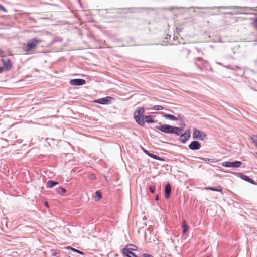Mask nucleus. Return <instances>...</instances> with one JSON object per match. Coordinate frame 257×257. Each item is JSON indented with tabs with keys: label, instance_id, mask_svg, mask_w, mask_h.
I'll list each match as a JSON object with an SVG mask.
<instances>
[{
	"label": "nucleus",
	"instance_id": "nucleus-20",
	"mask_svg": "<svg viewBox=\"0 0 257 257\" xmlns=\"http://www.w3.org/2000/svg\"><path fill=\"white\" fill-rule=\"evenodd\" d=\"M148 156L151 157V158L154 159H156V160H160V161H164L163 159H162L161 157H160L159 156H158L157 155H156L155 154H153L152 153L148 154Z\"/></svg>",
	"mask_w": 257,
	"mask_h": 257
},
{
	"label": "nucleus",
	"instance_id": "nucleus-26",
	"mask_svg": "<svg viewBox=\"0 0 257 257\" xmlns=\"http://www.w3.org/2000/svg\"><path fill=\"white\" fill-rule=\"evenodd\" d=\"M163 107L161 105H155L153 108V109L155 110H163Z\"/></svg>",
	"mask_w": 257,
	"mask_h": 257
},
{
	"label": "nucleus",
	"instance_id": "nucleus-33",
	"mask_svg": "<svg viewBox=\"0 0 257 257\" xmlns=\"http://www.w3.org/2000/svg\"><path fill=\"white\" fill-rule=\"evenodd\" d=\"M142 257H153L152 255L148 253H144Z\"/></svg>",
	"mask_w": 257,
	"mask_h": 257
},
{
	"label": "nucleus",
	"instance_id": "nucleus-41",
	"mask_svg": "<svg viewBox=\"0 0 257 257\" xmlns=\"http://www.w3.org/2000/svg\"><path fill=\"white\" fill-rule=\"evenodd\" d=\"M207 257H210V256H207Z\"/></svg>",
	"mask_w": 257,
	"mask_h": 257
},
{
	"label": "nucleus",
	"instance_id": "nucleus-29",
	"mask_svg": "<svg viewBox=\"0 0 257 257\" xmlns=\"http://www.w3.org/2000/svg\"><path fill=\"white\" fill-rule=\"evenodd\" d=\"M149 190L152 193H154L155 190V186L150 185L149 187Z\"/></svg>",
	"mask_w": 257,
	"mask_h": 257
},
{
	"label": "nucleus",
	"instance_id": "nucleus-18",
	"mask_svg": "<svg viewBox=\"0 0 257 257\" xmlns=\"http://www.w3.org/2000/svg\"><path fill=\"white\" fill-rule=\"evenodd\" d=\"M66 248L67 249H70L71 250H72V251H73L74 252H77V253H79L80 254H82V255L84 254V253L82 251H80L79 250H78L77 249L74 248H73V247H72L71 246H68Z\"/></svg>",
	"mask_w": 257,
	"mask_h": 257
},
{
	"label": "nucleus",
	"instance_id": "nucleus-38",
	"mask_svg": "<svg viewBox=\"0 0 257 257\" xmlns=\"http://www.w3.org/2000/svg\"><path fill=\"white\" fill-rule=\"evenodd\" d=\"M145 153L147 154L148 155V154L150 153V152H149L148 151L146 150L145 151Z\"/></svg>",
	"mask_w": 257,
	"mask_h": 257
},
{
	"label": "nucleus",
	"instance_id": "nucleus-9",
	"mask_svg": "<svg viewBox=\"0 0 257 257\" xmlns=\"http://www.w3.org/2000/svg\"><path fill=\"white\" fill-rule=\"evenodd\" d=\"M171 192V185L169 183H168L166 186L165 188V197L166 199H168L170 196Z\"/></svg>",
	"mask_w": 257,
	"mask_h": 257
},
{
	"label": "nucleus",
	"instance_id": "nucleus-14",
	"mask_svg": "<svg viewBox=\"0 0 257 257\" xmlns=\"http://www.w3.org/2000/svg\"><path fill=\"white\" fill-rule=\"evenodd\" d=\"M242 164V163L240 161H235V162H230V167H233V168H237V167H239L241 166V165Z\"/></svg>",
	"mask_w": 257,
	"mask_h": 257
},
{
	"label": "nucleus",
	"instance_id": "nucleus-10",
	"mask_svg": "<svg viewBox=\"0 0 257 257\" xmlns=\"http://www.w3.org/2000/svg\"><path fill=\"white\" fill-rule=\"evenodd\" d=\"M122 252L126 257H138L134 252L130 251L129 249L126 247H124L122 249Z\"/></svg>",
	"mask_w": 257,
	"mask_h": 257
},
{
	"label": "nucleus",
	"instance_id": "nucleus-24",
	"mask_svg": "<svg viewBox=\"0 0 257 257\" xmlns=\"http://www.w3.org/2000/svg\"><path fill=\"white\" fill-rule=\"evenodd\" d=\"M198 60L200 61L204 67H207L209 65L208 62L202 60L201 58H198Z\"/></svg>",
	"mask_w": 257,
	"mask_h": 257
},
{
	"label": "nucleus",
	"instance_id": "nucleus-32",
	"mask_svg": "<svg viewBox=\"0 0 257 257\" xmlns=\"http://www.w3.org/2000/svg\"><path fill=\"white\" fill-rule=\"evenodd\" d=\"M0 10L2 11L3 12H7V10H6V9L4 7H3V6H2L1 5H0Z\"/></svg>",
	"mask_w": 257,
	"mask_h": 257
},
{
	"label": "nucleus",
	"instance_id": "nucleus-6",
	"mask_svg": "<svg viewBox=\"0 0 257 257\" xmlns=\"http://www.w3.org/2000/svg\"><path fill=\"white\" fill-rule=\"evenodd\" d=\"M69 83L71 85L80 86L86 84V81L84 79H74L70 80Z\"/></svg>",
	"mask_w": 257,
	"mask_h": 257
},
{
	"label": "nucleus",
	"instance_id": "nucleus-19",
	"mask_svg": "<svg viewBox=\"0 0 257 257\" xmlns=\"http://www.w3.org/2000/svg\"><path fill=\"white\" fill-rule=\"evenodd\" d=\"M173 131L171 133L176 134L177 135H180L182 133V130L181 128L177 127H173Z\"/></svg>",
	"mask_w": 257,
	"mask_h": 257
},
{
	"label": "nucleus",
	"instance_id": "nucleus-40",
	"mask_svg": "<svg viewBox=\"0 0 257 257\" xmlns=\"http://www.w3.org/2000/svg\"><path fill=\"white\" fill-rule=\"evenodd\" d=\"M242 177H246V176H243Z\"/></svg>",
	"mask_w": 257,
	"mask_h": 257
},
{
	"label": "nucleus",
	"instance_id": "nucleus-21",
	"mask_svg": "<svg viewBox=\"0 0 257 257\" xmlns=\"http://www.w3.org/2000/svg\"><path fill=\"white\" fill-rule=\"evenodd\" d=\"M144 118H145L144 121L147 123L154 122L152 116H146Z\"/></svg>",
	"mask_w": 257,
	"mask_h": 257
},
{
	"label": "nucleus",
	"instance_id": "nucleus-31",
	"mask_svg": "<svg viewBox=\"0 0 257 257\" xmlns=\"http://www.w3.org/2000/svg\"><path fill=\"white\" fill-rule=\"evenodd\" d=\"M129 245L133 246V247H132V248H128L130 251H131V250H132V251H136V250L137 247L136 246L133 245L132 244H130Z\"/></svg>",
	"mask_w": 257,
	"mask_h": 257
},
{
	"label": "nucleus",
	"instance_id": "nucleus-36",
	"mask_svg": "<svg viewBox=\"0 0 257 257\" xmlns=\"http://www.w3.org/2000/svg\"><path fill=\"white\" fill-rule=\"evenodd\" d=\"M159 199V197L158 195H157L155 197V200H158Z\"/></svg>",
	"mask_w": 257,
	"mask_h": 257
},
{
	"label": "nucleus",
	"instance_id": "nucleus-15",
	"mask_svg": "<svg viewBox=\"0 0 257 257\" xmlns=\"http://www.w3.org/2000/svg\"><path fill=\"white\" fill-rule=\"evenodd\" d=\"M58 182L52 180H49L47 182V186L48 188H52L55 185L58 184Z\"/></svg>",
	"mask_w": 257,
	"mask_h": 257
},
{
	"label": "nucleus",
	"instance_id": "nucleus-27",
	"mask_svg": "<svg viewBox=\"0 0 257 257\" xmlns=\"http://www.w3.org/2000/svg\"><path fill=\"white\" fill-rule=\"evenodd\" d=\"M230 162L229 161H225L222 163V165L223 166L226 167H230Z\"/></svg>",
	"mask_w": 257,
	"mask_h": 257
},
{
	"label": "nucleus",
	"instance_id": "nucleus-1",
	"mask_svg": "<svg viewBox=\"0 0 257 257\" xmlns=\"http://www.w3.org/2000/svg\"><path fill=\"white\" fill-rule=\"evenodd\" d=\"M42 40L37 38H33L28 41L26 45L25 51L28 54L33 53V50L35 49Z\"/></svg>",
	"mask_w": 257,
	"mask_h": 257
},
{
	"label": "nucleus",
	"instance_id": "nucleus-4",
	"mask_svg": "<svg viewBox=\"0 0 257 257\" xmlns=\"http://www.w3.org/2000/svg\"><path fill=\"white\" fill-rule=\"evenodd\" d=\"M156 129H157L161 132L166 133H170L173 132V126L169 125L167 124L160 125L159 126H156L155 127Z\"/></svg>",
	"mask_w": 257,
	"mask_h": 257
},
{
	"label": "nucleus",
	"instance_id": "nucleus-37",
	"mask_svg": "<svg viewBox=\"0 0 257 257\" xmlns=\"http://www.w3.org/2000/svg\"><path fill=\"white\" fill-rule=\"evenodd\" d=\"M45 205L46 207H49L48 203L47 202H46L45 203Z\"/></svg>",
	"mask_w": 257,
	"mask_h": 257
},
{
	"label": "nucleus",
	"instance_id": "nucleus-5",
	"mask_svg": "<svg viewBox=\"0 0 257 257\" xmlns=\"http://www.w3.org/2000/svg\"><path fill=\"white\" fill-rule=\"evenodd\" d=\"M113 100H114V98L113 97L107 96L104 98H102L97 100H95L93 102L101 104H107L110 103Z\"/></svg>",
	"mask_w": 257,
	"mask_h": 257
},
{
	"label": "nucleus",
	"instance_id": "nucleus-17",
	"mask_svg": "<svg viewBox=\"0 0 257 257\" xmlns=\"http://www.w3.org/2000/svg\"><path fill=\"white\" fill-rule=\"evenodd\" d=\"M102 198L101 193L99 191H97L95 193L94 199L96 201L100 200Z\"/></svg>",
	"mask_w": 257,
	"mask_h": 257
},
{
	"label": "nucleus",
	"instance_id": "nucleus-7",
	"mask_svg": "<svg viewBox=\"0 0 257 257\" xmlns=\"http://www.w3.org/2000/svg\"><path fill=\"white\" fill-rule=\"evenodd\" d=\"M190 137V132L189 130H186L184 134H182L179 140L183 143H184Z\"/></svg>",
	"mask_w": 257,
	"mask_h": 257
},
{
	"label": "nucleus",
	"instance_id": "nucleus-23",
	"mask_svg": "<svg viewBox=\"0 0 257 257\" xmlns=\"http://www.w3.org/2000/svg\"><path fill=\"white\" fill-rule=\"evenodd\" d=\"M57 191L59 194L62 195L64 193L66 192V190L63 187H59Z\"/></svg>",
	"mask_w": 257,
	"mask_h": 257
},
{
	"label": "nucleus",
	"instance_id": "nucleus-39",
	"mask_svg": "<svg viewBox=\"0 0 257 257\" xmlns=\"http://www.w3.org/2000/svg\"><path fill=\"white\" fill-rule=\"evenodd\" d=\"M254 154V156H257V153H255Z\"/></svg>",
	"mask_w": 257,
	"mask_h": 257
},
{
	"label": "nucleus",
	"instance_id": "nucleus-11",
	"mask_svg": "<svg viewBox=\"0 0 257 257\" xmlns=\"http://www.w3.org/2000/svg\"><path fill=\"white\" fill-rule=\"evenodd\" d=\"M163 116L166 119H168L172 120H177L181 119L180 115H178L177 117H175L174 115L168 114H164Z\"/></svg>",
	"mask_w": 257,
	"mask_h": 257
},
{
	"label": "nucleus",
	"instance_id": "nucleus-2",
	"mask_svg": "<svg viewBox=\"0 0 257 257\" xmlns=\"http://www.w3.org/2000/svg\"><path fill=\"white\" fill-rule=\"evenodd\" d=\"M144 113V108L143 107H139L135 111L134 117L136 121L140 125L143 126L145 124L144 118L142 117Z\"/></svg>",
	"mask_w": 257,
	"mask_h": 257
},
{
	"label": "nucleus",
	"instance_id": "nucleus-34",
	"mask_svg": "<svg viewBox=\"0 0 257 257\" xmlns=\"http://www.w3.org/2000/svg\"><path fill=\"white\" fill-rule=\"evenodd\" d=\"M57 255V253L56 252H52V254H51V255L53 256H56Z\"/></svg>",
	"mask_w": 257,
	"mask_h": 257
},
{
	"label": "nucleus",
	"instance_id": "nucleus-3",
	"mask_svg": "<svg viewBox=\"0 0 257 257\" xmlns=\"http://www.w3.org/2000/svg\"><path fill=\"white\" fill-rule=\"evenodd\" d=\"M206 137V134L196 128L193 129V139H197L200 140H203Z\"/></svg>",
	"mask_w": 257,
	"mask_h": 257
},
{
	"label": "nucleus",
	"instance_id": "nucleus-35",
	"mask_svg": "<svg viewBox=\"0 0 257 257\" xmlns=\"http://www.w3.org/2000/svg\"><path fill=\"white\" fill-rule=\"evenodd\" d=\"M4 70V68L0 67V73H2Z\"/></svg>",
	"mask_w": 257,
	"mask_h": 257
},
{
	"label": "nucleus",
	"instance_id": "nucleus-12",
	"mask_svg": "<svg viewBox=\"0 0 257 257\" xmlns=\"http://www.w3.org/2000/svg\"><path fill=\"white\" fill-rule=\"evenodd\" d=\"M3 64L8 69H10L12 66V63L9 59L6 58L2 60Z\"/></svg>",
	"mask_w": 257,
	"mask_h": 257
},
{
	"label": "nucleus",
	"instance_id": "nucleus-25",
	"mask_svg": "<svg viewBox=\"0 0 257 257\" xmlns=\"http://www.w3.org/2000/svg\"><path fill=\"white\" fill-rule=\"evenodd\" d=\"M250 138L257 147V135H253L252 137H250Z\"/></svg>",
	"mask_w": 257,
	"mask_h": 257
},
{
	"label": "nucleus",
	"instance_id": "nucleus-22",
	"mask_svg": "<svg viewBox=\"0 0 257 257\" xmlns=\"http://www.w3.org/2000/svg\"><path fill=\"white\" fill-rule=\"evenodd\" d=\"M242 180H244L248 182L249 183L252 184H255L254 181L251 178H241Z\"/></svg>",
	"mask_w": 257,
	"mask_h": 257
},
{
	"label": "nucleus",
	"instance_id": "nucleus-8",
	"mask_svg": "<svg viewBox=\"0 0 257 257\" xmlns=\"http://www.w3.org/2000/svg\"><path fill=\"white\" fill-rule=\"evenodd\" d=\"M189 147L191 150H198L201 148V145L198 141H194L191 142Z\"/></svg>",
	"mask_w": 257,
	"mask_h": 257
},
{
	"label": "nucleus",
	"instance_id": "nucleus-13",
	"mask_svg": "<svg viewBox=\"0 0 257 257\" xmlns=\"http://www.w3.org/2000/svg\"><path fill=\"white\" fill-rule=\"evenodd\" d=\"M182 228H183L182 233L185 235L186 232L188 230V227L185 220H183L182 223Z\"/></svg>",
	"mask_w": 257,
	"mask_h": 257
},
{
	"label": "nucleus",
	"instance_id": "nucleus-28",
	"mask_svg": "<svg viewBox=\"0 0 257 257\" xmlns=\"http://www.w3.org/2000/svg\"><path fill=\"white\" fill-rule=\"evenodd\" d=\"M203 160H205L207 163H209V162L215 163L216 162L215 159H214L206 158V159H203Z\"/></svg>",
	"mask_w": 257,
	"mask_h": 257
},
{
	"label": "nucleus",
	"instance_id": "nucleus-30",
	"mask_svg": "<svg viewBox=\"0 0 257 257\" xmlns=\"http://www.w3.org/2000/svg\"><path fill=\"white\" fill-rule=\"evenodd\" d=\"M252 25L253 26L257 29V17L254 19Z\"/></svg>",
	"mask_w": 257,
	"mask_h": 257
},
{
	"label": "nucleus",
	"instance_id": "nucleus-16",
	"mask_svg": "<svg viewBox=\"0 0 257 257\" xmlns=\"http://www.w3.org/2000/svg\"><path fill=\"white\" fill-rule=\"evenodd\" d=\"M205 189L213 191L222 192V189L221 188H217L215 187H206Z\"/></svg>",
	"mask_w": 257,
	"mask_h": 257
}]
</instances>
